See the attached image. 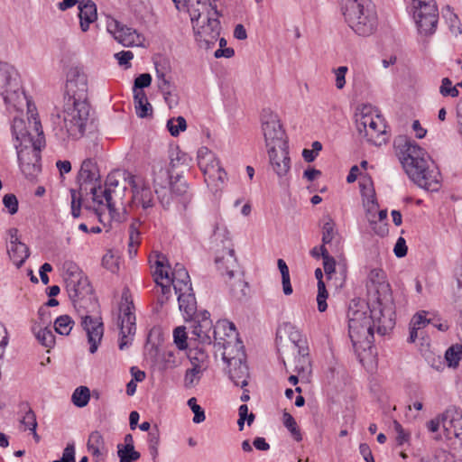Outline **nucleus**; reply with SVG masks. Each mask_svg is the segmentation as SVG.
<instances>
[{
  "instance_id": "24",
  "label": "nucleus",
  "mask_w": 462,
  "mask_h": 462,
  "mask_svg": "<svg viewBox=\"0 0 462 462\" xmlns=\"http://www.w3.org/2000/svg\"><path fill=\"white\" fill-rule=\"evenodd\" d=\"M78 8L80 29L86 32L90 24L97 19V5L92 0H82Z\"/></svg>"
},
{
  "instance_id": "38",
  "label": "nucleus",
  "mask_w": 462,
  "mask_h": 462,
  "mask_svg": "<svg viewBox=\"0 0 462 462\" xmlns=\"http://www.w3.org/2000/svg\"><path fill=\"white\" fill-rule=\"evenodd\" d=\"M20 409L24 411V415L20 420V423L23 426V430L34 431L38 426L35 412L28 402H22Z\"/></svg>"
},
{
  "instance_id": "57",
  "label": "nucleus",
  "mask_w": 462,
  "mask_h": 462,
  "mask_svg": "<svg viewBox=\"0 0 462 462\" xmlns=\"http://www.w3.org/2000/svg\"><path fill=\"white\" fill-rule=\"evenodd\" d=\"M348 69L346 66H340L337 69H334V73L336 76V87L338 89H342L346 85V74Z\"/></svg>"
},
{
  "instance_id": "54",
  "label": "nucleus",
  "mask_w": 462,
  "mask_h": 462,
  "mask_svg": "<svg viewBox=\"0 0 462 462\" xmlns=\"http://www.w3.org/2000/svg\"><path fill=\"white\" fill-rule=\"evenodd\" d=\"M218 41H219V49L217 50L214 53V56L215 58L217 59H219V58H232L234 55H235V51L234 49L232 48H226V40L225 38H219L218 37Z\"/></svg>"
},
{
  "instance_id": "9",
  "label": "nucleus",
  "mask_w": 462,
  "mask_h": 462,
  "mask_svg": "<svg viewBox=\"0 0 462 462\" xmlns=\"http://www.w3.org/2000/svg\"><path fill=\"white\" fill-rule=\"evenodd\" d=\"M191 323V337L190 340L198 341L202 345H210L213 341H217L219 344L224 337H221L218 330H215L210 314L208 310H201L196 316L189 319Z\"/></svg>"
},
{
  "instance_id": "58",
  "label": "nucleus",
  "mask_w": 462,
  "mask_h": 462,
  "mask_svg": "<svg viewBox=\"0 0 462 462\" xmlns=\"http://www.w3.org/2000/svg\"><path fill=\"white\" fill-rule=\"evenodd\" d=\"M393 427L397 433L396 443L398 446H402L409 440L410 436L404 431L402 426L397 420L393 421Z\"/></svg>"
},
{
  "instance_id": "59",
  "label": "nucleus",
  "mask_w": 462,
  "mask_h": 462,
  "mask_svg": "<svg viewBox=\"0 0 462 462\" xmlns=\"http://www.w3.org/2000/svg\"><path fill=\"white\" fill-rule=\"evenodd\" d=\"M115 58L117 60L118 64L129 68L130 60L134 58V54L130 51H122L115 54Z\"/></svg>"
},
{
  "instance_id": "62",
  "label": "nucleus",
  "mask_w": 462,
  "mask_h": 462,
  "mask_svg": "<svg viewBox=\"0 0 462 462\" xmlns=\"http://www.w3.org/2000/svg\"><path fill=\"white\" fill-rule=\"evenodd\" d=\"M393 252L397 257H403L407 254V246L404 238L399 237L395 245Z\"/></svg>"
},
{
  "instance_id": "47",
  "label": "nucleus",
  "mask_w": 462,
  "mask_h": 462,
  "mask_svg": "<svg viewBox=\"0 0 462 462\" xmlns=\"http://www.w3.org/2000/svg\"><path fill=\"white\" fill-rule=\"evenodd\" d=\"M439 93L442 97H457L459 95L457 86H454L449 78H443L441 79V85L439 87Z\"/></svg>"
},
{
  "instance_id": "41",
  "label": "nucleus",
  "mask_w": 462,
  "mask_h": 462,
  "mask_svg": "<svg viewBox=\"0 0 462 462\" xmlns=\"http://www.w3.org/2000/svg\"><path fill=\"white\" fill-rule=\"evenodd\" d=\"M445 359L449 367H457L462 360V344H455L449 346L445 353Z\"/></svg>"
},
{
  "instance_id": "7",
  "label": "nucleus",
  "mask_w": 462,
  "mask_h": 462,
  "mask_svg": "<svg viewBox=\"0 0 462 462\" xmlns=\"http://www.w3.org/2000/svg\"><path fill=\"white\" fill-rule=\"evenodd\" d=\"M411 12L420 35L431 36L435 33L439 22V9L435 0H411Z\"/></svg>"
},
{
  "instance_id": "28",
  "label": "nucleus",
  "mask_w": 462,
  "mask_h": 462,
  "mask_svg": "<svg viewBox=\"0 0 462 462\" xmlns=\"http://www.w3.org/2000/svg\"><path fill=\"white\" fill-rule=\"evenodd\" d=\"M154 281L156 285L160 287L162 296L158 298V301L162 305L171 295V287L170 285H165L160 281L162 279L170 280V273L168 271V266H165L163 263V260L157 259L155 261V271L153 273Z\"/></svg>"
},
{
  "instance_id": "2",
  "label": "nucleus",
  "mask_w": 462,
  "mask_h": 462,
  "mask_svg": "<svg viewBox=\"0 0 462 462\" xmlns=\"http://www.w3.org/2000/svg\"><path fill=\"white\" fill-rule=\"evenodd\" d=\"M347 318L349 337L362 361L366 352L372 354L374 329L384 336L394 328V304L388 285L383 286V292L377 291L376 297L366 305L350 307Z\"/></svg>"
},
{
  "instance_id": "25",
  "label": "nucleus",
  "mask_w": 462,
  "mask_h": 462,
  "mask_svg": "<svg viewBox=\"0 0 462 462\" xmlns=\"http://www.w3.org/2000/svg\"><path fill=\"white\" fill-rule=\"evenodd\" d=\"M215 330H224V339L221 340V343L219 344L217 341H213L219 346H221L224 349V343H226L228 345L230 343L229 351L233 352V347L235 346L234 344H236V349H238V343L242 346V342L238 340L237 338V333L236 330V327L234 323L226 320V319H220L217 320L215 325Z\"/></svg>"
},
{
  "instance_id": "5",
  "label": "nucleus",
  "mask_w": 462,
  "mask_h": 462,
  "mask_svg": "<svg viewBox=\"0 0 462 462\" xmlns=\"http://www.w3.org/2000/svg\"><path fill=\"white\" fill-rule=\"evenodd\" d=\"M344 16L349 27L358 35L368 36L376 29L377 14L371 0H349Z\"/></svg>"
},
{
  "instance_id": "40",
  "label": "nucleus",
  "mask_w": 462,
  "mask_h": 462,
  "mask_svg": "<svg viewBox=\"0 0 462 462\" xmlns=\"http://www.w3.org/2000/svg\"><path fill=\"white\" fill-rule=\"evenodd\" d=\"M32 329L39 343L43 346L52 347L54 346L55 337L50 328L47 327L42 328L33 326Z\"/></svg>"
},
{
  "instance_id": "44",
  "label": "nucleus",
  "mask_w": 462,
  "mask_h": 462,
  "mask_svg": "<svg viewBox=\"0 0 462 462\" xmlns=\"http://www.w3.org/2000/svg\"><path fill=\"white\" fill-rule=\"evenodd\" d=\"M74 326V320L69 315H61L55 319V331L60 335L68 336Z\"/></svg>"
},
{
  "instance_id": "15",
  "label": "nucleus",
  "mask_w": 462,
  "mask_h": 462,
  "mask_svg": "<svg viewBox=\"0 0 462 462\" xmlns=\"http://www.w3.org/2000/svg\"><path fill=\"white\" fill-rule=\"evenodd\" d=\"M66 92L68 101L72 105L88 104V79L85 74L78 70L70 71L68 75Z\"/></svg>"
},
{
  "instance_id": "63",
  "label": "nucleus",
  "mask_w": 462,
  "mask_h": 462,
  "mask_svg": "<svg viewBox=\"0 0 462 462\" xmlns=\"http://www.w3.org/2000/svg\"><path fill=\"white\" fill-rule=\"evenodd\" d=\"M148 446H159L160 444V431L157 426L151 429L148 433Z\"/></svg>"
},
{
  "instance_id": "14",
  "label": "nucleus",
  "mask_w": 462,
  "mask_h": 462,
  "mask_svg": "<svg viewBox=\"0 0 462 462\" xmlns=\"http://www.w3.org/2000/svg\"><path fill=\"white\" fill-rule=\"evenodd\" d=\"M219 16L208 17L191 23L195 40L201 48L209 49L218 40L221 31Z\"/></svg>"
},
{
  "instance_id": "27",
  "label": "nucleus",
  "mask_w": 462,
  "mask_h": 462,
  "mask_svg": "<svg viewBox=\"0 0 462 462\" xmlns=\"http://www.w3.org/2000/svg\"><path fill=\"white\" fill-rule=\"evenodd\" d=\"M179 309L186 321L196 316L199 311L197 310V301L192 291H181L178 293Z\"/></svg>"
},
{
  "instance_id": "34",
  "label": "nucleus",
  "mask_w": 462,
  "mask_h": 462,
  "mask_svg": "<svg viewBox=\"0 0 462 462\" xmlns=\"http://www.w3.org/2000/svg\"><path fill=\"white\" fill-rule=\"evenodd\" d=\"M8 254L13 263L19 268L29 257L30 252L28 246L22 243L9 245Z\"/></svg>"
},
{
  "instance_id": "10",
  "label": "nucleus",
  "mask_w": 462,
  "mask_h": 462,
  "mask_svg": "<svg viewBox=\"0 0 462 462\" xmlns=\"http://www.w3.org/2000/svg\"><path fill=\"white\" fill-rule=\"evenodd\" d=\"M125 180L132 189L131 207L142 208L148 214L155 205L153 192L148 182L138 175L125 173Z\"/></svg>"
},
{
  "instance_id": "43",
  "label": "nucleus",
  "mask_w": 462,
  "mask_h": 462,
  "mask_svg": "<svg viewBox=\"0 0 462 462\" xmlns=\"http://www.w3.org/2000/svg\"><path fill=\"white\" fill-rule=\"evenodd\" d=\"M140 223L135 221L131 224L129 227V243H128V252L130 256L135 255L137 253V246L140 244V231H139Z\"/></svg>"
},
{
  "instance_id": "50",
  "label": "nucleus",
  "mask_w": 462,
  "mask_h": 462,
  "mask_svg": "<svg viewBox=\"0 0 462 462\" xmlns=\"http://www.w3.org/2000/svg\"><path fill=\"white\" fill-rule=\"evenodd\" d=\"M283 423L285 427L290 430L295 440L300 441L302 439L300 431L297 427V423L294 418L290 413L285 412L283 414Z\"/></svg>"
},
{
  "instance_id": "61",
  "label": "nucleus",
  "mask_w": 462,
  "mask_h": 462,
  "mask_svg": "<svg viewBox=\"0 0 462 462\" xmlns=\"http://www.w3.org/2000/svg\"><path fill=\"white\" fill-rule=\"evenodd\" d=\"M430 322V320L427 319L424 314L417 313L411 319L410 326H413V327L420 329V328H424Z\"/></svg>"
},
{
  "instance_id": "36",
  "label": "nucleus",
  "mask_w": 462,
  "mask_h": 462,
  "mask_svg": "<svg viewBox=\"0 0 462 462\" xmlns=\"http://www.w3.org/2000/svg\"><path fill=\"white\" fill-rule=\"evenodd\" d=\"M443 17L448 26L450 32L457 37L462 33V23L453 9L447 5L442 11Z\"/></svg>"
},
{
  "instance_id": "20",
  "label": "nucleus",
  "mask_w": 462,
  "mask_h": 462,
  "mask_svg": "<svg viewBox=\"0 0 462 462\" xmlns=\"http://www.w3.org/2000/svg\"><path fill=\"white\" fill-rule=\"evenodd\" d=\"M119 174V171L109 174L106 178V187L104 189H102L100 186H93L90 189L91 193L93 195V200L97 202L98 204L106 203L110 212H114L116 210V202L114 201V198L112 196V191L113 189L118 185L116 175Z\"/></svg>"
},
{
  "instance_id": "51",
  "label": "nucleus",
  "mask_w": 462,
  "mask_h": 462,
  "mask_svg": "<svg viewBox=\"0 0 462 462\" xmlns=\"http://www.w3.org/2000/svg\"><path fill=\"white\" fill-rule=\"evenodd\" d=\"M335 224L334 222L328 218L327 222L324 223L322 226V245L326 246V245L331 243L335 236Z\"/></svg>"
},
{
  "instance_id": "18",
  "label": "nucleus",
  "mask_w": 462,
  "mask_h": 462,
  "mask_svg": "<svg viewBox=\"0 0 462 462\" xmlns=\"http://www.w3.org/2000/svg\"><path fill=\"white\" fill-rule=\"evenodd\" d=\"M107 31L113 34L116 41L124 46L139 45L143 37L136 30L122 24L116 19H110L106 24Z\"/></svg>"
},
{
  "instance_id": "26",
  "label": "nucleus",
  "mask_w": 462,
  "mask_h": 462,
  "mask_svg": "<svg viewBox=\"0 0 462 462\" xmlns=\"http://www.w3.org/2000/svg\"><path fill=\"white\" fill-rule=\"evenodd\" d=\"M169 282L172 283L176 293L181 291H192L189 273L181 263H178L175 264L171 271Z\"/></svg>"
},
{
  "instance_id": "31",
  "label": "nucleus",
  "mask_w": 462,
  "mask_h": 462,
  "mask_svg": "<svg viewBox=\"0 0 462 462\" xmlns=\"http://www.w3.org/2000/svg\"><path fill=\"white\" fill-rule=\"evenodd\" d=\"M295 351L297 352V356L295 357V371L300 375L306 377L311 372L309 346H301L300 349Z\"/></svg>"
},
{
  "instance_id": "35",
  "label": "nucleus",
  "mask_w": 462,
  "mask_h": 462,
  "mask_svg": "<svg viewBox=\"0 0 462 462\" xmlns=\"http://www.w3.org/2000/svg\"><path fill=\"white\" fill-rule=\"evenodd\" d=\"M98 176L97 167L94 160L86 159L82 162L81 167L79 172V178L80 180L87 182H92L97 180Z\"/></svg>"
},
{
  "instance_id": "11",
  "label": "nucleus",
  "mask_w": 462,
  "mask_h": 462,
  "mask_svg": "<svg viewBox=\"0 0 462 462\" xmlns=\"http://www.w3.org/2000/svg\"><path fill=\"white\" fill-rule=\"evenodd\" d=\"M229 346L230 343L228 345L224 343L222 358L229 366L228 374L230 380L236 386L244 388L248 383L249 370L247 365L243 360L245 356V354L242 351L243 346L238 343V349H236V354L235 356H233L229 351Z\"/></svg>"
},
{
  "instance_id": "37",
  "label": "nucleus",
  "mask_w": 462,
  "mask_h": 462,
  "mask_svg": "<svg viewBox=\"0 0 462 462\" xmlns=\"http://www.w3.org/2000/svg\"><path fill=\"white\" fill-rule=\"evenodd\" d=\"M87 446L92 456L97 457L102 456L106 450L103 436L97 430L90 433Z\"/></svg>"
},
{
  "instance_id": "52",
  "label": "nucleus",
  "mask_w": 462,
  "mask_h": 462,
  "mask_svg": "<svg viewBox=\"0 0 462 462\" xmlns=\"http://www.w3.org/2000/svg\"><path fill=\"white\" fill-rule=\"evenodd\" d=\"M188 405L194 413L193 422H203L206 419L205 412L204 410L197 403V399L195 397L189 399Z\"/></svg>"
},
{
  "instance_id": "42",
  "label": "nucleus",
  "mask_w": 462,
  "mask_h": 462,
  "mask_svg": "<svg viewBox=\"0 0 462 462\" xmlns=\"http://www.w3.org/2000/svg\"><path fill=\"white\" fill-rule=\"evenodd\" d=\"M89 399L90 391L87 386L77 387L71 395L72 403L79 408L87 406Z\"/></svg>"
},
{
  "instance_id": "8",
  "label": "nucleus",
  "mask_w": 462,
  "mask_h": 462,
  "mask_svg": "<svg viewBox=\"0 0 462 462\" xmlns=\"http://www.w3.org/2000/svg\"><path fill=\"white\" fill-rule=\"evenodd\" d=\"M152 177L160 203L162 207L169 206L171 201V190L175 191V188L171 182V170L165 160L152 161Z\"/></svg>"
},
{
  "instance_id": "19",
  "label": "nucleus",
  "mask_w": 462,
  "mask_h": 462,
  "mask_svg": "<svg viewBox=\"0 0 462 462\" xmlns=\"http://www.w3.org/2000/svg\"><path fill=\"white\" fill-rule=\"evenodd\" d=\"M187 8L191 23L221 15L217 10V0H188Z\"/></svg>"
},
{
  "instance_id": "22",
  "label": "nucleus",
  "mask_w": 462,
  "mask_h": 462,
  "mask_svg": "<svg viewBox=\"0 0 462 462\" xmlns=\"http://www.w3.org/2000/svg\"><path fill=\"white\" fill-rule=\"evenodd\" d=\"M268 154L273 170L278 177L282 178L286 176L291 168L288 145H284V147L269 148Z\"/></svg>"
},
{
  "instance_id": "56",
  "label": "nucleus",
  "mask_w": 462,
  "mask_h": 462,
  "mask_svg": "<svg viewBox=\"0 0 462 462\" xmlns=\"http://www.w3.org/2000/svg\"><path fill=\"white\" fill-rule=\"evenodd\" d=\"M3 204L11 215L18 211V199L14 194H5L3 198Z\"/></svg>"
},
{
  "instance_id": "30",
  "label": "nucleus",
  "mask_w": 462,
  "mask_h": 462,
  "mask_svg": "<svg viewBox=\"0 0 462 462\" xmlns=\"http://www.w3.org/2000/svg\"><path fill=\"white\" fill-rule=\"evenodd\" d=\"M199 356L200 357H195L192 356V353L189 354V359L192 364V367L186 370L185 375H184V386L186 388H192L194 387L200 380V376L203 371V367L200 364L195 363L194 360L201 361L203 362L204 358L206 357L204 352L199 350Z\"/></svg>"
},
{
  "instance_id": "4",
  "label": "nucleus",
  "mask_w": 462,
  "mask_h": 462,
  "mask_svg": "<svg viewBox=\"0 0 462 462\" xmlns=\"http://www.w3.org/2000/svg\"><path fill=\"white\" fill-rule=\"evenodd\" d=\"M89 104L72 105L66 102L63 119L58 116V122H54L53 133L56 139L61 143L69 140L81 138L85 132L89 117Z\"/></svg>"
},
{
  "instance_id": "33",
  "label": "nucleus",
  "mask_w": 462,
  "mask_h": 462,
  "mask_svg": "<svg viewBox=\"0 0 462 462\" xmlns=\"http://www.w3.org/2000/svg\"><path fill=\"white\" fill-rule=\"evenodd\" d=\"M278 331H286L289 338L293 345L294 351L300 349L301 346H308L305 337L300 330L293 324L285 322L280 326Z\"/></svg>"
},
{
  "instance_id": "6",
  "label": "nucleus",
  "mask_w": 462,
  "mask_h": 462,
  "mask_svg": "<svg viewBox=\"0 0 462 462\" xmlns=\"http://www.w3.org/2000/svg\"><path fill=\"white\" fill-rule=\"evenodd\" d=\"M198 165L202 171L208 189L214 193L221 191L227 180V174L221 167L216 154L207 147L198 151Z\"/></svg>"
},
{
  "instance_id": "16",
  "label": "nucleus",
  "mask_w": 462,
  "mask_h": 462,
  "mask_svg": "<svg viewBox=\"0 0 462 462\" xmlns=\"http://www.w3.org/2000/svg\"><path fill=\"white\" fill-rule=\"evenodd\" d=\"M262 129L267 148L284 147L288 145L285 139V132L282 129L276 115L264 116Z\"/></svg>"
},
{
  "instance_id": "29",
  "label": "nucleus",
  "mask_w": 462,
  "mask_h": 462,
  "mask_svg": "<svg viewBox=\"0 0 462 462\" xmlns=\"http://www.w3.org/2000/svg\"><path fill=\"white\" fill-rule=\"evenodd\" d=\"M67 290L69 298L75 300L91 291L87 277L78 273L76 277H69L67 281Z\"/></svg>"
},
{
  "instance_id": "1",
  "label": "nucleus",
  "mask_w": 462,
  "mask_h": 462,
  "mask_svg": "<svg viewBox=\"0 0 462 462\" xmlns=\"http://www.w3.org/2000/svg\"><path fill=\"white\" fill-rule=\"evenodd\" d=\"M0 95L5 104L16 110L27 107L31 116L26 122L14 117L12 133L19 166L26 176H33L40 171L41 150L45 145V138L37 114L32 110V104L22 88L21 79L16 69L7 62L0 61Z\"/></svg>"
},
{
  "instance_id": "46",
  "label": "nucleus",
  "mask_w": 462,
  "mask_h": 462,
  "mask_svg": "<svg viewBox=\"0 0 462 462\" xmlns=\"http://www.w3.org/2000/svg\"><path fill=\"white\" fill-rule=\"evenodd\" d=\"M320 252L323 259L324 271L328 277L330 278L335 272L336 261L332 256H330L328 250L327 249L326 246L320 245Z\"/></svg>"
},
{
  "instance_id": "48",
  "label": "nucleus",
  "mask_w": 462,
  "mask_h": 462,
  "mask_svg": "<svg viewBox=\"0 0 462 462\" xmlns=\"http://www.w3.org/2000/svg\"><path fill=\"white\" fill-rule=\"evenodd\" d=\"M167 128L172 136H178L180 132L186 130V120L182 116L171 118L167 122Z\"/></svg>"
},
{
  "instance_id": "32",
  "label": "nucleus",
  "mask_w": 462,
  "mask_h": 462,
  "mask_svg": "<svg viewBox=\"0 0 462 462\" xmlns=\"http://www.w3.org/2000/svg\"><path fill=\"white\" fill-rule=\"evenodd\" d=\"M134 103L135 113L138 117L145 118L152 115V106L149 103L147 96L143 90L135 91V94H134Z\"/></svg>"
},
{
  "instance_id": "39",
  "label": "nucleus",
  "mask_w": 462,
  "mask_h": 462,
  "mask_svg": "<svg viewBox=\"0 0 462 462\" xmlns=\"http://www.w3.org/2000/svg\"><path fill=\"white\" fill-rule=\"evenodd\" d=\"M315 277L318 280V296H317L318 310L320 312H324L328 308V304L326 302V300L328 298V292L326 290L325 283L322 281L323 273H322L321 269L318 268L315 270Z\"/></svg>"
},
{
  "instance_id": "60",
  "label": "nucleus",
  "mask_w": 462,
  "mask_h": 462,
  "mask_svg": "<svg viewBox=\"0 0 462 462\" xmlns=\"http://www.w3.org/2000/svg\"><path fill=\"white\" fill-rule=\"evenodd\" d=\"M58 462H75L74 443H68L63 450L62 457Z\"/></svg>"
},
{
  "instance_id": "45",
  "label": "nucleus",
  "mask_w": 462,
  "mask_h": 462,
  "mask_svg": "<svg viewBox=\"0 0 462 462\" xmlns=\"http://www.w3.org/2000/svg\"><path fill=\"white\" fill-rule=\"evenodd\" d=\"M170 167L175 169L180 165H188L190 158L187 153L179 150V148L171 149L170 151Z\"/></svg>"
},
{
  "instance_id": "3",
  "label": "nucleus",
  "mask_w": 462,
  "mask_h": 462,
  "mask_svg": "<svg viewBox=\"0 0 462 462\" xmlns=\"http://www.w3.org/2000/svg\"><path fill=\"white\" fill-rule=\"evenodd\" d=\"M399 158L409 178L419 187L438 191L440 173L428 152L414 141L402 139L398 143Z\"/></svg>"
},
{
  "instance_id": "13",
  "label": "nucleus",
  "mask_w": 462,
  "mask_h": 462,
  "mask_svg": "<svg viewBox=\"0 0 462 462\" xmlns=\"http://www.w3.org/2000/svg\"><path fill=\"white\" fill-rule=\"evenodd\" d=\"M365 109L356 117V129L359 134L366 138L367 142L379 144L378 138L380 135L385 134V124L383 119L378 116Z\"/></svg>"
},
{
  "instance_id": "17",
  "label": "nucleus",
  "mask_w": 462,
  "mask_h": 462,
  "mask_svg": "<svg viewBox=\"0 0 462 462\" xmlns=\"http://www.w3.org/2000/svg\"><path fill=\"white\" fill-rule=\"evenodd\" d=\"M81 327L88 337L89 352L96 353L104 336V324L101 317L83 315L81 316Z\"/></svg>"
},
{
  "instance_id": "21",
  "label": "nucleus",
  "mask_w": 462,
  "mask_h": 462,
  "mask_svg": "<svg viewBox=\"0 0 462 462\" xmlns=\"http://www.w3.org/2000/svg\"><path fill=\"white\" fill-rule=\"evenodd\" d=\"M441 424L448 439H457L462 442V413L454 408L441 414Z\"/></svg>"
},
{
  "instance_id": "55",
  "label": "nucleus",
  "mask_w": 462,
  "mask_h": 462,
  "mask_svg": "<svg viewBox=\"0 0 462 462\" xmlns=\"http://www.w3.org/2000/svg\"><path fill=\"white\" fill-rule=\"evenodd\" d=\"M151 83H152V76L149 73H143V74L139 75L134 79V88H133L134 94H135V91L143 90V88L149 87L151 85Z\"/></svg>"
},
{
  "instance_id": "12",
  "label": "nucleus",
  "mask_w": 462,
  "mask_h": 462,
  "mask_svg": "<svg viewBox=\"0 0 462 462\" xmlns=\"http://www.w3.org/2000/svg\"><path fill=\"white\" fill-rule=\"evenodd\" d=\"M134 309V307L133 301L129 300L128 297L124 295L120 305L121 314L119 316L120 350H124L129 347L136 331L135 315L133 311Z\"/></svg>"
},
{
  "instance_id": "49",
  "label": "nucleus",
  "mask_w": 462,
  "mask_h": 462,
  "mask_svg": "<svg viewBox=\"0 0 462 462\" xmlns=\"http://www.w3.org/2000/svg\"><path fill=\"white\" fill-rule=\"evenodd\" d=\"M118 256L113 251L109 250L102 258V266L111 273H115L119 270Z\"/></svg>"
},
{
  "instance_id": "53",
  "label": "nucleus",
  "mask_w": 462,
  "mask_h": 462,
  "mask_svg": "<svg viewBox=\"0 0 462 462\" xmlns=\"http://www.w3.org/2000/svg\"><path fill=\"white\" fill-rule=\"evenodd\" d=\"M173 337L179 349L183 350L187 348L188 344L185 327H177L173 331Z\"/></svg>"
},
{
  "instance_id": "23",
  "label": "nucleus",
  "mask_w": 462,
  "mask_h": 462,
  "mask_svg": "<svg viewBox=\"0 0 462 462\" xmlns=\"http://www.w3.org/2000/svg\"><path fill=\"white\" fill-rule=\"evenodd\" d=\"M215 263L222 276H226L228 279H232L238 267L234 249L228 247L223 250L221 254H217L216 256Z\"/></svg>"
},
{
  "instance_id": "64",
  "label": "nucleus",
  "mask_w": 462,
  "mask_h": 462,
  "mask_svg": "<svg viewBox=\"0 0 462 462\" xmlns=\"http://www.w3.org/2000/svg\"><path fill=\"white\" fill-rule=\"evenodd\" d=\"M359 450H360V453L363 456L364 459L366 462H375L374 456L372 454V451H371L370 448L368 447V445L360 444Z\"/></svg>"
}]
</instances>
